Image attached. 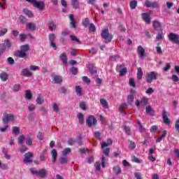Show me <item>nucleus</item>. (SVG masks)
Here are the masks:
<instances>
[{"instance_id": "8", "label": "nucleus", "mask_w": 179, "mask_h": 179, "mask_svg": "<svg viewBox=\"0 0 179 179\" xmlns=\"http://www.w3.org/2000/svg\"><path fill=\"white\" fill-rule=\"evenodd\" d=\"M145 6L147 7V8H159V3H157V1H150L149 0H147L145 3Z\"/></svg>"}, {"instance_id": "51", "label": "nucleus", "mask_w": 179, "mask_h": 179, "mask_svg": "<svg viewBox=\"0 0 179 179\" xmlns=\"http://www.w3.org/2000/svg\"><path fill=\"white\" fill-rule=\"evenodd\" d=\"M137 124L139 127L140 132H145V127H143V126H142V124L141 123V121L138 120Z\"/></svg>"}, {"instance_id": "29", "label": "nucleus", "mask_w": 179, "mask_h": 179, "mask_svg": "<svg viewBox=\"0 0 179 179\" xmlns=\"http://www.w3.org/2000/svg\"><path fill=\"white\" fill-rule=\"evenodd\" d=\"M82 88L80 87V86H76V93L78 97H80V96H82Z\"/></svg>"}, {"instance_id": "42", "label": "nucleus", "mask_w": 179, "mask_h": 179, "mask_svg": "<svg viewBox=\"0 0 179 179\" xmlns=\"http://www.w3.org/2000/svg\"><path fill=\"white\" fill-rule=\"evenodd\" d=\"M71 150L69 148H65L63 151H62V156H66L67 155H69V153H71Z\"/></svg>"}, {"instance_id": "35", "label": "nucleus", "mask_w": 179, "mask_h": 179, "mask_svg": "<svg viewBox=\"0 0 179 179\" xmlns=\"http://www.w3.org/2000/svg\"><path fill=\"white\" fill-rule=\"evenodd\" d=\"M71 5L74 9L79 8V2L78 0H71Z\"/></svg>"}, {"instance_id": "58", "label": "nucleus", "mask_w": 179, "mask_h": 179, "mask_svg": "<svg viewBox=\"0 0 179 179\" xmlns=\"http://www.w3.org/2000/svg\"><path fill=\"white\" fill-rule=\"evenodd\" d=\"M80 108H81V110H83L84 111L86 110V103L80 102Z\"/></svg>"}, {"instance_id": "2", "label": "nucleus", "mask_w": 179, "mask_h": 179, "mask_svg": "<svg viewBox=\"0 0 179 179\" xmlns=\"http://www.w3.org/2000/svg\"><path fill=\"white\" fill-rule=\"evenodd\" d=\"M31 174H35L36 176H39L41 178H45V177L48 174L45 169H41L39 171L36 170L35 169H29Z\"/></svg>"}, {"instance_id": "60", "label": "nucleus", "mask_w": 179, "mask_h": 179, "mask_svg": "<svg viewBox=\"0 0 179 179\" xmlns=\"http://www.w3.org/2000/svg\"><path fill=\"white\" fill-rule=\"evenodd\" d=\"M129 148V149L134 150L136 148V145L133 141H131Z\"/></svg>"}, {"instance_id": "24", "label": "nucleus", "mask_w": 179, "mask_h": 179, "mask_svg": "<svg viewBox=\"0 0 179 179\" xmlns=\"http://www.w3.org/2000/svg\"><path fill=\"white\" fill-rule=\"evenodd\" d=\"M27 29L31 30V31H34V30H36V25L34 23L28 22L27 24Z\"/></svg>"}, {"instance_id": "41", "label": "nucleus", "mask_w": 179, "mask_h": 179, "mask_svg": "<svg viewBox=\"0 0 179 179\" xmlns=\"http://www.w3.org/2000/svg\"><path fill=\"white\" fill-rule=\"evenodd\" d=\"M19 20H20V23H22V24H26V23L27 22V20L23 15H20L19 17Z\"/></svg>"}, {"instance_id": "49", "label": "nucleus", "mask_w": 179, "mask_h": 179, "mask_svg": "<svg viewBox=\"0 0 179 179\" xmlns=\"http://www.w3.org/2000/svg\"><path fill=\"white\" fill-rule=\"evenodd\" d=\"M52 108L55 113H58V111H59V106H58L56 103H52Z\"/></svg>"}, {"instance_id": "26", "label": "nucleus", "mask_w": 179, "mask_h": 179, "mask_svg": "<svg viewBox=\"0 0 179 179\" xmlns=\"http://www.w3.org/2000/svg\"><path fill=\"white\" fill-rule=\"evenodd\" d=\"M8 73H0V79L2 80V82H6L8 80Z\"/></svg>"}, {"instance_id": "32", "label": "nucleus", "mask_w": 179, "mask_h": 179, "mask_svg": "<svg viewBox=\"0 0 179 179\" xmlns=\"http://www.w3.org/2000/svg\"><path fill=\"white\" fill-rule=\"evenodd\" d=\"M152 26L155 29H161L162 27V24L157 20L152 22Z\"/></svg>"}, {"instance_id": "61", "label": "nucleus", "mask_w": 179, "mask_h": 179, "mask_svg": "<svg viewBox=\"0 0 179 179\" xmlns=\"http://www.w3.org/2000/svg\"><path fill=\"white\" fill-rule=\"evenodd\" d=\"M95 167H96V170H98V171H100V169H101V165L100 164V162H96L95 163Z\"/></svg>"}, {"instance_id": "39", "label": "nucleus", "mask_w": 179, "mask_h": 179, "mask_svg": "<svg viewBox=\"0 0 179 179\" xmlns=\"http://www.w3.org/2000/svg\"><path fill=\"white\" fill-rule=\"evenodd\" d=\"M88 29L90 31L94 33V31H96V26L94 25V24L91 23L88 26Z\"/></svg>"}, {"instance_id": "47", "label": "nucleus", "mask_w": 179, "mask_h": 179, "mask_svg": "<svg viewBox=\"0 0 179 179\" xmlns=\"http://www.w3.org/2000/svg\"><path fill=\"white\" fill-rule=\"evenodd\" d=\"M26 143L28 146H31V144L33 143V140L31 138L27 136L26 138Z\"/></svg>"}, {"instance_id": "48", "label": "nucleus", "mask_w": 179, "mask_h": 179, "mask_svg": "<svg viewBox=\"0 0 179 179\" xmlns=\"http://www.w3.org/2000/svg\"><path fill=\"white\" fill-rule=\"evenodd\" d=\"M129 83L131 87H136V84L135 83V80H134V78H130Z\"/></svg>"}, {"instance_id": "30", "label": "nucleus", "mask_w": 179, "mask_h": 179, "mask_svg": "<svg viewBox=\"0 0 179 179\" xmlns=\"http://www.w3.org/2000/svg\"><path fill=\"white\" fill-rule=\"evenodd\" d=\"M100 103L101 106L103 107V108H108V102L106 101L104 99H100Z\"/></svg>"}, {"instance_id": "33", "label": "nucleus", "mask_w": 179, "mask_h": 179, "mask_svg": "<svg viewBox=\"0 0 179 179\" xmlns=\"http://www.w3.org/2000/svg\"><path fill=\"white\" fill-rule=\"evenodd\" d=\"M48 24L50 30L54 31L57 29V25H55V23L54 22V21L52 20L50 21Z\"/></svg>"}, {"instance_id": "62", "label": "nucleus", "mask_w": 179, "mask_h": 179, "mask_svg": "<svg viewBox=\"0 0 179 179\" xmlns=\"http://www.w3.org/2000/svg\"><path fill=\"white\" fill-rule=\"evenodd\" d=\"M120 57H118V56H117V55H113V56H111L110 57V61H118V59H119Z\"/></svg>"}, {"instance_id": "52", "label": "nucleus", "mask_w": 179, "mask_h": 179, "mask_svg": "<svg viewBox=\"0 0 179 179\" xmlns=\"http://www.w3.org/2000/svg\"><path fill=\"white\" fill-rule=\"evenodd\" d=\"M163 37V31H161L157 34L156 38L158 41H160V40H162Z\"/></svg>"}, {"instance_id": "25", "label": "nucleus", "mask_w": 179, "mask_h": 179, "mask_svg": "<svg viewBox=\"0 0 179 179\" xmlns=\"http://www.w3.org/2000/svg\"><path fill=\"white\" fill-rule=\"evenodd\" d=\"M11 46H12V44L10 43V41H9V39L8 38H6L4 40V48L2 50H5V48H10Z\"/></svg>"}, {"instance_id": "6", "label": "nucleus", "mask_w": 179, "mask_h": 179, "mask_svg": "<svg viewBox=\"0 0 179 179\" xmlns=\"http://www.w3.org/2000/svg\"><path fill=\"white\" fill-rule=\"evenodd\" d=\"M148 98H143L141 99V101H139V99H137L136 101V106L138 108H139V107H145V106H146V104H148Z\"/></svg>"}, {"instance_id": "53", "label": "nucleus", "mask_w": 179, "mask_h": 179, "mask_svg": "<svg viewBox=\"0 0 179 179\" xmlns=\"http://www.w3.org/2000/svg\"><path fill=\"white\" fill-rule=\"evenodd\" d=\"M19 37H20V41L23 42L26 40V38H27V35L24 34H20Z\"/></svg>"}, {"instance_id": "44", "label": "nucleus", "mask_w": 179, "mask_h": 179, "mask_svg": "<svg viewBox=\"0 0 179 179\" xmlns=\"http://www.w3.org/2000/svg\"><path fill=\"white\" fill-rule=\"evenodd\" d=\"M123 129L127 135H131V128H129V127L124 126Z\"/></svg>"}, {"instance_id": "14", "label": "nucleus", "mask_w": 179, "mask_h": 179, "mask_svg": "<svg viewBox=\"0 0 179 179\" xmlns=\"http://www.w3.org/2000/svg\"><path fill=\"white\" fill-rule=\"evenodd\" d=\"M116 69L120 72V76H124L127 73V68H122V66H117Z\"/></svg>"}, {"instance_id": "28", "label": "nucleus", "mask_w": 179, "mask_h": 179, "mask_svg": "<svg viewBox=\"0 0 179 179\" xmlns=\"http://www.w3.org/2000/svg\"><path fill=\"white\" fill-rule=\"evenodd\" d=\"M53 80L55 82V83H61V82H62V77L59 76H55L53 77Z\"/></svg>"}, {"instance_id": "45", "label": "nucleus", "mask_w": 179, "mask_h": 179, "mask_svg": "<svg viewBox=\"0 0 179 179\" xmlns=\"http://www.w3.org/2000/svg\"><path fill=\"white\" fill-rule=\"evenodd\" d=\"M24 139H26L24 136L23 135L20 136L18 138V145H22L23 142L24 141Z\"/></svg>"}, {"instance_id": "15", "label": "nucleus", "mask_w": 179, "mask_h": 179, "mask_svg": "<svg viewBox=\"0 0 179 179\" xmlns=\"http://www.w3.org/2000/svg\"><path fill=\"white\" fill-rule=\"evenodd\" d=\"M22 73L24 76H26L27 78H31V76H33L31 72H30V71L27 69H24L22 71Z\"/></svg>"}, {"instance_id": "55", "label": "nucleus", "mask_w": 179, "mask_h": 179, "mask_svg": "<svg viewBox=\"0 0 179 179\" xmlns=\"http://www.w3.org/2000/svg\"><path fill=\"white\" fill-rule=\"evenodd\" d=\"M13 92H19V90H20V85H19V84L15 85L13 87Z\"/></svg>"}, {"instance_id": "56", "label": "nucleus", "mask_w": 179, "mask_h": 179, "mask_svg": "<svg viewBox=\"0 0 179 179\" xmlns=\"http://www.w3.org/2000/svg\"><path fill=\"white\" fill-rule=\"evenodd\" d=\"M131 162H133L134 163H138V164L141 163L140 159L138 157H135V156H133L131 157Z\"/></svg>"}, {"instance_id": "36", "label": "nucleus", "mask_w": 179, "mask_h": 179, "mask_svg": "<svg viewBox=\"0 0 179 179\" xmlns=\"http://www.w3.org/2000/svg\"><path fill=\"white\" fill-rule=\"evenodd\" d=\"M113 170L115 174H116V176H117V174L121 173V168L119 166H114Z\"/></svg>"}, {"instance_id": "59", "label": "nucleus", "mask_w": 179, "mask_h": 179, "mask_svg": "<svg viewBox=\"0 0 179 179\" xmlns=\"http://www.w3.org/2000/svg\"><path fill=\"white\" fill-rule=\"evenodd\" d=\"M103 149V152L105 155V156H108L110 153V148H102Z\"/></svg>"}, {"instance_id": "46", "label": "nucleus", "mask_w": 179, "mask_h": 179, "mask_svg": "<svg viewBox=\"0 0 179 179\" xmlns=\"http://www.w3.org/2000/svg\"><path fill=\"white\" fill-rule=\"evenodd\" d=\"M134 96L132 94H130L127 97V103L128 104H132L133 101H134Z\"/></svg>"}, {"instance_id": "7", "label": "nucleus", "mask_w": 179, "mask_h": 179, "mask_svg": "<svg viewBox=\"0 0 179 179\" xmlns=\"http://www.w3.org/2000/svg\"><path fill=\"white\" fill-rule=\"evenodd\" d=\"M169 38L171 41H173L176 44H179V36L174 34L171 33L169 35Z\"/></svg>"}, {"instance_id": "40", "label": "nucleus", "mask_w": 179, "mask_h": 179, "mask_svg": "<svg viewBox=\"0 0 179 179\" xmlns=\"http://www.w3.org/2000/svg\"><path fill=\"white\" fill-rule=\"evenodd\" d=\"M89 69L91 75H94L97 73V69L93 66H90Z\"/></svg>"}, {"instance_id": "21", "label": "nucleus", "mask_w": 179, "mask_h": 179, "mask_svg": "<svg viewBox=\"0 0 179 179\" xmlns=\"http://www.w3.org/2000/svg\"><path fill=\"white\" fill-rule=\"evenodd\" d=\"M77 118L78 119L79 124H83L85 122V116L83 115L82 113H79L77 115Z\"/></svg>"}, {"instance_id": "50", "label": "nucleus", "mask_w": 179, "mask_h": 179, "mask_svg": "<svg viewBox=\"0 0 179 179\" xmlns=\"http://www.w3.org/2000/svg\"><path fill=\"white\" fill-rule=\"evenodd\" d=\"M29 70L30 71H33L34 72H35L36 71H39L40 70V67L38 66L31 65L29 67Z\"/></svg>"}, {"instance_id": "27", "label": "nucleus", "mask_w": 179, "mask_h": 179, "mask_svg": "<svg viewBox=\"0 0 179 179\" xmlns=\"http://www.w3.org/2000/svg\"><path fill=\"white\" fill-rule=\"evenodd\" d=\"M82 24L85 27H88V26L90 24V20H89V18L86 17L83 19Z\"/></svg>"}, {"instance_id": "5", "label": "nucleus", "mask_w": 179, "mask_h": 179, "mask_svg": "<svg viewBox=\"0 0 179 179\" xmlns=\"http://www.w3.org/2000/svg\"><path fill=\"white\" fill-rule=\"evenodd\" d=\"M157 79V73L155 71H150L147 73L146 80L148 83H152L153 80H156Z\"/></svg>"}, {"instance_id": "3", "label": "nucleus", "mask_w": 179, "mask_h": 179, "mask_svg": "<svg viewBox=\"0 0 179 179\" xmlns=\"http://www.w3.org/2000/svg\"><path fill=\"white\" fill-rule=\"evenodd\" d=\"M101 37L105 39L106 43H110L113 40V35L108 32V29L102 30Z\"/></svg>"}, {"instance_id": "64", "label": "nucleus", "mask_w": 179, "mask_h": 179, "mask_svg": "<svg viewBox=\"0 0 179 179\" xmlns=\"http://www.w3.org/2000/svg\"><path fill=\"white\" fill-rule=\"evenodd\" d=\"M175 128L176 131L179 133V119H178L176 122Z\"/></svg>"}, {"instance_id": "17", "label": "nucleus", "mask_w": 179, "mask_h": 179, "mask_svg": "<svg viewBox=\"0 0 179 179\" xmlns=\"http://www.w3.org/2000/svg\"><path fill=\"white\" fill-rule=\"evenodd\" d=\"M138 52L140 58L142 59L143 57H145V48H143L142 46L138 47Z\"/></svg>"}, {"instance_id": "31", "label": "nucleus", "mask_w": 179, "mask_h": 179, "mask_svg": "<svg viewBox=\"0 0 179 179\" xmlns=\"http://www.w3.org/2000/svg\"><path fill=\"white\" fill-rule=\"evenodd\" d=\"M143 76V72L142 71V68L139 67L137 71V78L141 80Z\"/></svg>"}, {"instance_id": "34", "label": "nucleus", "mask_w": 179, "mask_h": 179, "mask_svg": "<svg viewBox=\"0 0 179 179\" xmlns=\"http://www.w3.org/2000/svg\"><path fill=\"white\" fill-rule=\"evenodd\" d=\"M29 48H30V46L29 45H24L21 46L20 50L23 52H25L26 54V52L29 51Z\"/></svg>"}, {"instance_id": "54", "label": "nucleus", "mask_w": 179, "mask_h": 179, "mask_svg": "<svg viewBox=\"0 0 179 179\" xmlns=\"http://www.w3.org/2000/svg\"><path fill=\"white\" fill-rule=\"evenodd\" d=\"M8 33V29L3 28V29L0 30V37H3V36H5Z\"/></svg>"}, {"instance_id": "12", "label": "nucleus", "mask_w": 179, "mask_h": 179, "mask_svg": "<svg viewBox=\"0 0 179 179\" xmlns=\"http://www.w3.org/2000/svg\"><path fill=\"white\" fill-rule=\"evenodd\" d=\"M31 159H33V153L27 152L24 155V163H31L33 162L31 160Z\"/></svg>"}, {"instance_id": "18", "label": "nucleus", "mask_w": 179, "mask_h": 179, "mask_svg": "<svg viewBox=\"0 0 179 179\" xmlns=\"http://www.w3.org/2000/svg\"><path fill=\"white\" fill-rule=\"evenodd\" d=\"M23 13H24V15H26V16H27L28 17H33V16H34V14H33V12H31V10L27 9V8H24L23 9Z\"/></svg>"}, {"instance_id": "13", "label": "nucleus", "mask_w": 179, "mask_h": 179, "mask_svg": "<svg viewBox=\"0 0 179 179\" xmlns=\"http://www.w3.org/2000/svg\"><path fill=\"white\" fill-rule=\"evenodd\" d=\"M162 118L164 124L166 125L170 124V119H169V117H167V112L166 110L162 111Z\"/></svg>"}, {"instance_id": "63", "label": "nucleus", "mask_w": 179, "mask_h": 179, "mask_svg": "<svg viewBox=\"0 0 179 179\" xmlns=\"http://www.w3.org/2000/svg\"><path fill=\"white\" fill-rule=\"evenodd\" d=\"M127 103H122V105H120V110L121 113H124L123 108H127Z\"/></svg>"}, {"instance_id": "10", "label": "nucleus", "mask_w": 179, "mask_h": 179, "mask_svg": "<svg viewBox=\"0 0 179 179\" xmlns=\"http://www.w3.org/2000/svg\"><path fill=\"white\" fill-rule=\"evenodd\" d=\"M49 40L50 42V46L52 47L53 50H57V45L55 44V34H52L49 35Z\"/></svg>"}, {"instance_id": "22", "label": "nucleus", "mask_w": 179, "mask_h": 179, "mask_svg": "<svg viewBox=\"0 0 179 179\" xmlns=\"http://www.w3.org/2000/svg\"><path fill=\"white\" fill-rule=\"evenodd\" d=\"M60 59L62 61L64 65H67L68 64V57H66V54L63 53L60 55Z\"/></svg>"}, {"instance_id": "4", "label": "nucleus", "mask_w": 179, "mask_h": 179, "mask_svg": "<svg viewBox=\"0 0 179 179\" xmlns=\"http://www.w3.org/2000/svg\"><path fill=\"white\" fill-rule=\"evenodd\" d=\"M97 124V120H96V117L93 115H90L86 119V125L87 127H95Z\"/></svg>"}, {"instance_id": "57", "label": "nucleus", "mask_w": 179, "mask_h": 179, "mask_svg": "<svg viewBox=\"0 0 179 179\" xmlns=\"http://www.w3.org/2000/svg\"><path fill=\"white\" fill-rule=\"evenodd\" d=\"M20 132V129L17 127H13V134H19Z\"/></svg>"}, {"instance_id": "38", "label": "nucleus", "mask_w": 179, "mask_h": 179, "mask_svg": "<svg viewBox=\"0 0 179 179\" xmlns=\"http://www.w3.org/2000/svg\"><path fill=\"white\" fill-rule=\"evenodd\" d=\"M27 54L22 51V50H19L17 52V57H18V58H24L26 57Z\"/></svg>"}, {"instance_id": "1", "label": "nucleus", "mask_w": 179, "mask_h": 179, "mask_svg": "<svg viewBox=\"0 0 179 179\" xmlns=\"http://www.w3.org/2000/svg\"><path fill=\"white\" fill-rule=\"evenodd\" d=\"M16 121V115L13 113H4L3 117V124H9V122H13Z\"/></svg>"}, {"instance_id": "43", "label": "nucleus", "mask_w": 179, "mask_h": 179, "mask_svg": "<svg viewBox=\"0 0 179 179\" xmlns=\"http://www.w3.org/2000/svg\"><path fill=\"white\" fill-rule=\"evenodd\" d=\"M136 5H138V1L136 0H133L130 2V8L131 9H135L136 8Z\"/></svg>"}, {"instance_id": "20", "label": "nucleus", "mask_w": 179, "mask_h": 179, "mask_svg": "<svg viewBox=\"0 0 179 179\" xmlns=\"http://www.w3.org/2000/svg\"><path fill=\"white\" fill-rule=\"evenodd\" d=\"M110 145H113V141L110 138H108L107 139L106 143H102L101 149H104V148H107V146H110Z\"/></svg>"}, {"instance_id": "37", "label": "nucleus", "mask_w": 179, "mask_h": 179, "mask_svg": "<svg viewBox=\"0 0 179 179\" xmlns=\"http://www.w3.org/2000/svg\"><path fill=\"white\" fill-rule=\"evenodd\" d=\"M32 96L33 95L31 94V91L27 90L25 92V99H27V100H31Z\"/></svg>"}, {"instance_id": "11", "label": "nucleus", "mask_w": 179, "mask_h": 179, "mask_svg": "<svg viewBox=\"0 0 179 179\" xmlns=\"http://www.w3.org/2000/svg\"><path fill=\"white\" fill-rule=\"evenodd\" d=\"M142 19L147 23V24H150L151 20H150V14L148 13H143L141 14Z\"/></svg>"}, {"instance_id": "19", "label": "nucleus", "mask_w": 179, "mask_h": 179, "mask_svg": "<svg viewBox=\"0 0 179 179\" xmlns=\"http://www.w3.org/2000/svg\"><path fill=\"white\" fill-rule=\"evenodd\" d=\"M69 19L71 20L70 24H71V27L75 29L76 27V21H75V18L73 17V15L71 14L69 15Z\"/></svg>"}, {"instance_id": "9", "label": "nucleus", "mask_w": 179, "mask_h": 179, "mask_svg": "<svg viewBox=\"0 0 179 179\" xmlns=\"http://www.w3.org/2000/svg\"><path fill=\"white\" fill-rule=\"evenodd\" d=\"M33 6H34V8H37L39 10H43L45 4L44 3V1H36V0H35L33 3Z\"/></svg>"}, {"instance_id": "23", "label": "nucleus", "mask_w": 179, "mask_h": 179, "mask_svg": "<svg viewBox=\"0 0 179 179\" xmlns=\"http://www.w3.org/2000/svg\"><path fill=\"white\" fill-rule=\"evenodd\" d=\"M51 155H52V163H55V162H57V157L58 156V153L57 152V150H52L51 151Z\"/></svg>"}, {"instance_id": "16", "label": "nucleus", "mask_w": 179, "mask_h": 179, "mask_svg": "<svg viewBox=\"0 0 179 179\" xmlns=\"http://www.w3.org/2000/svg\"><path fill=\"white\" fill-rule=\"evenodd\" d=\"M37 104H43L44 103V96L41 94H38L36 96V100Z\"/></svg>"}]
</instances>
